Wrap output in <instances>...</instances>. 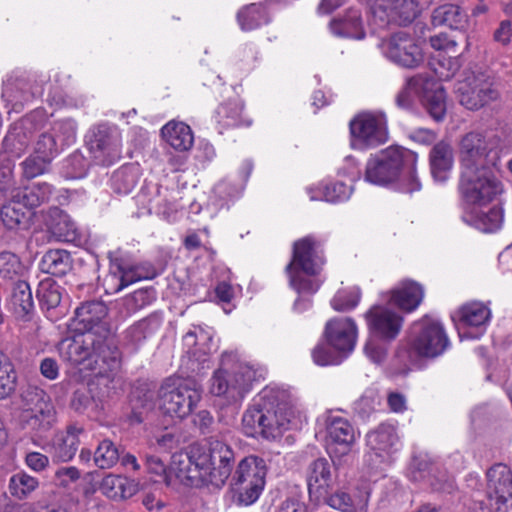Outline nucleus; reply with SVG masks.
<instances>
[{
	"label": "nucleus",
	"mask_w": 512,
	"mask_h": 512,
	"mask_svg": "<svg viewBox=\"0 0 512 512\" xmlns=\"http://www.w3.org/2000/svg\"><path fill=\"white\" fill-rule=\"evenodd\" d=\"M492 154V142L484 134L472 131L462 136L459 142V191L467 203L486 205L503 192V185L492 169Z\"/></svg>",
	"instance_id": "1"
},
{
	"label": "nucleus",
	"mask_w": 512,
	"mask_h": 512,
	"mask_svg": "<svg viewBox=\"0 0 512 512\" xmlns=\"http://www.w3.org/2000/svg\"><path fill=\"white\" fill-rule=\"evenodd\" d=\"M172 463L178 477L221 487L233 473L235 454L227 443L210 439L206 449L197 447L189 453L174 454Z\"/></svg>",
	"instance_id": "2"
},
{
	"label": "nucleus",
	"mask_w": 512,
	"mask_h": 512,
	"mask_svg": "<svg viewBox=\"0 0 512 512\" xmlns=\"http://www.w3.org/2000/svg\"><path fill=\"white\" fill-rule=\"evenodd\" d=\"M57 350L63 361L97 373L117 372L121 353L113 338H103L91 331H79L62 339Z\"/></svg>",
	"instance_id": "3"
},
{
	"label": "nucleus",
	"mask_w": 512,
	"mask_h": 512,
	"mask_svg": "<svg viewBox=\"0 0 512 512\" xmlns=\"http://www.w3.org/2000/svg\"><path fill=\"white\" fill-rule=\"evenodd\" d=\"M291 408L290 396L286 391L264 389L258 401L243 414V432L249 437L274 439L289 422Z\"/></svg>",
	"instance_id": "4"
},
{
	"label": "nucleus",
	"mask_w": 512,
	"mask_h": 512,
	"mask_svg": "<svg viewBox=\"0 0 512 512\" xmlns=\"http://www.w3.org/2000/svg\"><path fill=\"white\" fill-rule=\"evenodd\" d=\"M417 154L401 146H390L371 157L366 164L365 179L377 185H388L396 181L404 172L408 180L404 190L418 191L421 184L415 175Z\"/></svg>",
	"instance_id": "5"
},
{
	"label": "nucleus",
	"mask_w": 512,
	"mask_h": 512,
	"mask_svg": "<svg viewBox=\"0 0 512 512\" xmlns=\"http://www.w3.org/2000/svg\"><path fill=\"white\" fill-rule=\"evenodd\" d=\"M325 264L323 244L313 235L305 236L293 243L292 259L286 266L290 285L300 293L313 294L319 284L311 279L318 275Z\"/></svg>",
	"instance_id": "6"
},
{
	"label": "nucleus",
	"mask_w": 512,
	"mask_h": 512,
	"mask_svg": "<svg viewBox=\"0 0 512 512\" xmlns=\"http://www.w3.org/2000/svg\"><path fill=\"white\" fill-rule=\"evenodd\" d=\"M450 346V340L438 320L424 316L415 321L410 328V339L408 349L397 350L396 357L405 362L406 358L411 361L417 358L435 359L441 356ZM404 373L409 368L404 363Z\"/></svg>",
	"instance_id": "7"
},
{
	"label": "nucleus",
	"mask_w": 512,
	"mask_h": 512,
	"mask_svg": "<svg viewBox=\"0 0 512 512\" xmlns=\"http://www.w3.org/2000/svg\"><path fill=\"white\" fill-rule=\"evenodd\" d=\"M267 472L268 467L262 457H243L229 477L234 500L245 506L256 502L264 489Z\"/></svg>",
	"instance_id": "8"
},
{
	"label": "nucleus",
	"mask_w": 512,
	"mask_h": 512,
	"mask_svg": "<svg viewBox=\"0 0 512 512\" xmlns=\"http://www.w3.org/2000/svg\"><path fill=\"white\" fill-rule=\"evenodd\" d=\"M159 398L160 409L165 415L182 420L195 409L201 399V390L192 380L165 383L159 390Z\"/></svg>",
	"instance_id": "9"
},
{
	"label": "nucleus",
	"mask_w": 512,
	"mask_h": 512,
	"mask_svg": "<svg viewBox=\"0 0 512 512\" xmlns=\"http://www.w3.org/2000/svg\"><path fill=\"white\" fill-rule=\"evenodd\" d=\"M351 145L355 149L374 148L388 140L386 115L382 111L357 114L349 123Z\"/></svg>",
	"instance_id": "10"
},
{
	"label": "nucleus",
	"mask_w": 512,
	"mask_h": 512,
	"mask_svg": "<svg viewBox=\"0 0 512 512\" xmlns=\"http://www.w3.org/2000/svg\"><path fill=\"white\" fill-rule=\"evenodd\" d=\"M457 91L460 104L472 111L488 106L501 97L500 83L489 72H479L467 78Z\"/></svg>",
	"instance_id": "11"
},
{
	"label": "nucleus",
	"mask_w": 512,
	"mask_h": 512,
	"mask_svg": "<svg viewBox=\"0 0 512 512\" xmlns=\"http://www.w3.org/2000/svg\"><path fill=\"white\" fill-rule=\"evenodd\" d=\"M24 410L21 421L26 428L38 433L51 429L56 420V411L49 395L36 386H29L22 394Z\"/></svg>",
	"instance_id": "12"
},
{
	"label": "nucleus",
	"mask_w": 512,
	"mask_h": 512,
	"mask_svg": "<svg viewBox=\"0 0 512 512\" xmlns=\"http://www.w3.org/2000/svg\"><path fill=\"white\" fill-rule=\"evenodd\" d=\"M86 145L96 165L110 166L121 157L120 133L106 123L95 125L89 130Z\"/></svg>",
	"instance_id": "13"
},
{
	"label": "nucleus",
	"mask_w": 512,
	"mask_h": 512,
	"mask_svg": "<svg viewBox=\"0 0 512 512\" xmlns=\"http://www.w3.org/2000/svg\"><path fill=\"white\" fill-rule=\"evenodd\" d=\"M253 378L254 371L243 364H236L231 371L220 368L210 380V391L215 396H226L230 401H238L249 391Z\"/></svg>",
	"instance_id": "14"
},
{
	"label": "nucleus",
	"mask_w": 512,
	"mask_h": 512,
	"mask_svg": "<svg viewBox=\"0 0 512 512\" xmlns=\"http://www.w3.org/2000/svg\"><path fill=\"white\" fill-rule=\"evenodd\" d=\"M490 512H512V471L502 463L490 467L486 473Z\"/></svg>",
	"instance_id": "15"
},
{
	"label": "nucleus",
	"mask_w": 512,
	"mask_h": 512,
	"mask_svg": "<svg viewBox=\"0 0 512 512\" xmlns=\"http://www.w3.org/2000/svg\"><path fill=\"white\" fill-rule=\"evenodd\" d=\"M379 47L387 58L405 68H415L423 61L422 48L412 34H391Z\"/></svg>",
	"instance_id": "16"
},
{
	"label": "nucleus",
	"mask_w": 512,
	"mask_h": 512,
	"mask_svg": "<svg viewBox=\"0 0 512 512\" xmlns=\"http://www.w3.org/2000/svg\"><path fill=\"white\" fill-rule=\"evenodd\" d=\"M42 121L36 114H29L12 124L3 139L2 149L9 158L21 157L29 147L35 133L41 129Z\"/></svg>",
	"instance_id": "17"
},
{
	"label": "nucleus",
	"mask_w": 512,
	"mask_h": 512,
	"mask_svg": "<svg viewBox=\"0 0 512 512\" xmlns=\"http://www.w3.org/2000/svg\"><path fill=\"white\" fill-rule=\"evenodd\" d=\"M385 7L379 6L373 11V23L379 29L389 28L394 24L406 27L418 16V0H386Z\"/></svg>",
	"instance_id": "18"
},
{
	"label": "nucleus",
	"mask_w": 512,
	"mask_h": 512,
	"mask_svg": "<svg viewBox=\"0 0 512 512\" xmlns=\"http://www.w3.org/2000/svg\"><path fill=\"white\" fill-rule=\"evenodd\" d=\"M409 85L421 89L420 99L430 117L436 122L443 121L446 116L444 87L433 78L422 74L409 78Z\"/></svg>",
	"instance_id": "19"
},
{
	"label": "nucleus",
	"mask_w": 512,
	"mask_h": 512,
	"mask_svg": "<svg viewBox=\"0 0 512 512\" xmlns=\"http://www.w3.org/2000/svg\"><path fill=\"white\" fill-rule=\"evenodd\" d=\"M108 314L106 304L101 300H89L83 302L75 310V321L79 326L78 331H91L103 338H112L108 324L104 321Z\"/></svg>",
	"instance_id": "20"
},
{
	"label": "nucleus",
	"mask_w": 512,
	"mask_h": 512,
	"mask_svg": "<svg viewBox=\"0 0 512 512\" xmlns=\"http://www.w3.org/2000/svg\"><path fill=\"white\" fill-rule=\"evenodd\" d=\"M365 317L371 334L382 340H394L402 328L403 318L383 306L371 307Z\"/></svg>",
	"instance_id": "21"
},
{
	"label": "nucleus",
	"mask_w": 512,
	"mask_h": 512,
	"mask_svg": "<svg viewBox=\"0 0 512 512\" xmlns=\"http://www.w3.org/2000/svg\"><path fill=\"white\" fill-rule=\"evenodd\" d=\"M324 338L329 346L347 357L356 343L357 326L351 318H333L325 325Z\"/></svg>",
	"instance_id": "22"
},
{
	"label": "nucleus",
	"mask_w": 512,
	"mask_h": 512,
	"mask_svg": "<svg viewBox=\"0 0 512 512\" xmlns=\"http://www.w3.org/2000/svg\"><path fill=\"white\" fill-rule=\"evenodd\" d=\"M306 478L309 497L315 502H320L322 496L334 489L332 465L324 457L317 458L308 465Z\"/></svg>",
	"instance_id": "23"
},
{
	"label": "nucleus",
	"mask_w": 512,
	"mask_h": 512,
	"mask_svg": "<svg viewBox=\"0 0 512 512\" xmlns=\"http://www.w3.org/2000/svg\"><path fill=\"white\" fill-rule=\"evenodd\" d=\"M327 450L330 457L347 455L355 442V430L347 419L332 417L328 426Z\"/></svg>",
	"instance_id": "24"
},
{
	"label": "nucleus",
	"mask_w": 512,
	"mask_h": 512,
	"mask_svg": "<svg viewBox=\"0 0 512 512\" xmlns=\"http://www.w3.org/2000/svg\"><path fill=\"white\" fill-rule=\"evenodd\" d=\"M366 443L379 462H389L391 455L398 450L399 438L393 425L383 423L367 434Z\"/></svg>",
	"instance_id": "25"
},
{
	"label": "nucleus",
	"mask_w": 512,
	"mask_h": 512,
	"mask_svg": "<svg viewBox=\"0 0 512 512\" xmlns=\"http://www.w3.org/2000/svg\"><path fill=\"white\" fill-rule=\"evenodd\" d=\"M84 433L82 426L68 425L65 432L57 433L49 446L48 452L53 462H69L72 460L80 445L79 436Z\"/></svg>",
	"instance_id": "26"
},
{
	"label": "nucleus",
	"mask_w": 512,
	"mask_h": 512,
	"mask_svg": "<svg viewBox=\"0 0 512 512\" xmlns=\"http://www.w3.org/2000/svg\"><path fill=\"white\" fill-rule=\"evenodd\" d=\"M34 213L13 194L11 200L0 210L3 225L13 231L28 230L32 224Z\"/></svg>",
	"instance_id": "27"
},
{
	"label": "nucleus",
	"mask_w": 512,
	"mask_h": 512,
	"mask_svg": "<svg viewBox=\"0 0 512 512\" xmlns=\"http://www.w3.org/2000/svg\"><path fill=\"white\" fill-rule=\"evenodd\" d=\"M431 174L435 180L444 182L448 179L454 163L451 144L441 140L434 144L429 153Z\"/></svg>",
	"instance_id": "28"
},
{
	"label": "nucleus",
	"mask_w": 512,
	"mask_h": 512,
	"mask_svg": "<svg viewBox=\"0 0 512 512\" xmlns=\"http://www.w3.org/2000/svg\"><path fill=\"white\" fill-rule=\"evenodd\" d=\"M390 302L403 311L412 312L422 302L424 296L423 287L412 280L402 281L390 292Z\"/></svg>",
	"instance_id": "29"
},
{
	"label": "nucleus",
	"mask_w": 512,
	"mask_h": 512,
	"mask_svg": "<svg viewBox=\"0 0 512 512\" xmlns=\"http://www.w3.org/2000/svg\"><path fill=\"white\" fill-rule=\"evenodd\" d=\"M45 221L48 230L58 241L72 242L78 236L75 222L56 206L49 209Z\"/></svg>",
	"instance_id": "30"
},
{
	"label": "nucleus",
	"mask_w": 512,
	"mask_h": 512,
	"mask_svg": "<svg viewBox=\"0 0 512 512\" xmlns=\"http://www.w3.org/2000/svg\"><path fill=\"white\" fill-rule=\"evenodd\" d=\"M100 490L106 497L121 501L137 494L139 484L125 476L109 474L102 479Z\"/></svg>",
	"instance_id": "31"
},
{
	"label": "nucleus",
	"mask_w": 512,
	"mask_h": 512,
	"mask_svg": "<svg viewBox=\"0 0 512 512\" xmlns=\"http://www.w3.org/2000/svg\"><path fill=\"white\" fill-rule=\"evenodd\" d=\"M166 142L177 151H187L193 146L194 137L189 125L171 121L161 130Z\"/></svg>",
	"instance_id": "32"
},
{
	"label": "nucleus",
	"mask_w": 512,
	"mask_h": 512,
	"mask_svg": "<svg viewBox=\"0 0 512 512\" xmlns=\"http://www.w3.org/2000/svg\"><path fill=\"white\" fill-rule=\"evenodd\" d=\"M243 107L242 101L237 97L221 103L216 110L217 122L225 128L249 126L251 120L243 117Z\"/></svg>",
	"instance_id": "33"
},
{
	"label": "nucleus",
	"mask_w": 512,
	"mask_h": 512,
	"mask_svg": "<svg viewBox=\"0 0 512 512\" xmlns=\"http://www.w3.org/2000/svg\"><path fill=\"white\" fill-rule=\"evenodd\" d=\"M39 267L46 274L62 277L72 269V258L66 250L51 249L43 255Z\"/></svg>",
	"instance_id": "34"
},
{
	"label": "nucleus",
	"mask_w": 512,
	"mask_h": 512,
	"mask_svg": "<svg viewBox=\"0 0 512 512\" xmlns=\"http://www.w3.org/2000/svg\"><path fill=\"white\" fill-rule=\"evenodd\" d=\"M462 325L483 329L491 318V311L482 302L472 301L462 305L457 312Z\"/></svg>",
	"instance_id": "35"
},
{
	"label": "nucleus",
	"mask_w": 512,
	"mask_h": 512,
	"mask_svg": "<svg viewBox=\"0 0 512 512\" xmlns=\"http://www.w3.org/2000/svg\"><path fill=\"white\" fill-rule=\"evenodd\" d=\"M139 167L135 164H126L113 172L110 178L112 191L119 195L129 194L138 183Z\"/></svg>",
	"instance_id": "36"
},
{
	"label": "nucleus",
	"mask_w": 512,
	"mask_h": 512,
	"mask_svg": "<svg viewBox=\"0 0 512 512\" xmlns=\"http://www.w3.org/2000/svg\"><path fill=\"white\" fill-rule=\"evenodd\" d=\"M465 18V14L458 6L446 4L433 11L431 21L434 28L458 30L463 28Z\"/></svg>",
	"instance_id": "37"
},
{
	"label": "nucleus",
	"mask_w": 512,
	"mask_h": 512,
	"mask_svg": "<svg viewBox=\"0 0 512 512\" xmlns=\"http://www.w3.org/2000/svg\"><path fill=\"white\" fill-rule=\"evenodd\" d=\"M10 308L17 318L24 319L33 309V298L29 284L23 280L14 283Z\"/></svg>",
	"instance_id": "38"
},
{
	"label": "nucleus",
	"mask_w": 512,
	"mask_h": 512,
	"mask_svg": "<svg viewBox=\"0 0 512 512\" xmlns=\"http://www.w3.org/2000/svg\"><path fill=\"white\" fill-rule=\"evenodd\" d=\"M52 195V188L46 182L32 183L15 192L17 199L22 201L31 211L47 203Z\"/></svg>",
	"instance_id": "39"
},
{
	"label": "nucleus",
	"mask_w": 512,
	"mask_h": 512,
	"mask_svg": "<svg viewBox=\"0 0 512 512\" xmlns=\"http://www.w3.org/2000/svg\"><path fill=\"white\" fill-rule=\"evenodd\" d=\"M130 419L141 423L155 407V393L150 389L136 388L130 395Z\"/></svg>",
	"instance_id": "40"
},
{
	"label": "nucleus",
	"mask_w": 512,
	"mask_h": 512,
	"mask_svg": "<svg viewBox=\"0 0 512 512\" xmlns=\"http://www.w3.org/2000/svg\"><path fill=\"white\" fill-rule=\"evenodd\" d=\"M39 485L38 478L21 470L10 477L8 490L13 498L21 501L29 498L38 489Z\"/></svg>",
	"instance_id": "41"
},
{
	"label": "nucleus",
	"mask_w": 512,
	"mask_h": 512,
	"mask_svg": "<svg viewBox=\"0 0 512 512\" xmlns=\"http://www.w3.org/2000/svg\"><path fill=\"white\" fill-rule=\"evenodd\" d=\"M321 500L332 509L341 512H356L358 508L362 510L368 502L367 498L357 500L342 488L328 492L327 495L322 496Z\"/></svg>",
	"instance_id": "42"
},
{
	"label": "nucleus",
	"mask_w": 512,
	"mask_h": 512,
	"mask_svg": "<svg viewBox=\"0 0 512 512\" xmlns=\"http://www.w3.org/2000/svg\"><path fill=\"white\" fill-rule=\"evenodd\" d=\"M330 26L336 32H364V19L362 11L350 7L333 18Z\"/></svg>",
	"instance_id": "43"
},
{
	"label": "nucleus",
	"mask_w": 512,
	"mask_h": 512,
	"mask_svg": "<svg viewBox=\"0 0 512 512\" xmlns=\"http://www.w3.org/2000/svg\"><path fill=\"white\" fill-rule=\"evenodd\" d=\"M236 17L240 28L244 31L257 30L268 22L264 9L257 3L243 6Z\"/></svg>",
	"instance_id": "44"
},
{
	"label": "nucleus",
	"mask_w": 512,
	"mask_h": 512,
	"mask_svg": "<svg viewBox=\"0 0 512 512\" xmlns=\"http://www.w3.org/2000/svg\"><path fill=\"white\" fill-rule=\"evenodd\" d=\"M60 289V286L51 277L39 282L36 296L42 310L50 311L59 306L62 298Z\"/></svg>",
	"instance_id": "45"
},
{
	"label": "nucleus",
	"mask_w": 512,
	"mask_h": 512,
	"mask_svg": "<svg viewBox=\"0 0 512 512\" xmlns=\"http://www.w3.org/2000/svg\"><path fill=\"white\" fill-rule=\"evenodd\" d=\"M95 372V379L89 384L91 393L94 395L96 402L99 404L100 409L104 408V403L113 397L115 389L113 387V375L116 372L97 373Z\"/></svg>",
	"instance_id": "46"
},
{
	"label": "nucleus",
	"mask_w": 512,
	"mask_h": 512,
	"mask_svg": "<svg viewBox=\"0 0 512 512\" xmlns=\"http://www.w3.org/2000/svg\"><path fill=\"white\" fill-rule=\"evenodd\" d=\"M93 460L100 469L112 468L120 460L119 447L112 440L105 438L98 443Z\"/></svg>",
	"instance_id": "47"
},
{
	"label": "nucleus",
	"mask_w": 512,
	"mask_h": 512,
	"mask_svg": "<svg viewBox=\"0 0 512 512\" xmlns=\"http://www.w3.org/2000/svg\"><path fill=\"white\" fill-rule=\"evenodd\" d=\"M466 221L483 232H494L501 227L503 210L498 205H495L487 212L476 213L471 220Z\"/></svg>",
	"instance_id": "48"
},
{
	"label": "nucleus",
	"mask_w": 512,
	"mask_h": 512,
	"mask_svg": "<svg viewBox=\"0 0 512 512\" xmlns=\"http://www.w3.org/2000/svg\"><path fill=\"white\" fill-rule=\"evenodd\" d=\"M71 409L78 414H94L100 409L90 388L81 387L76 389L70 400Z\"/></svg>",
	"instance_id": "49"
},
{
	"label": "nucleus",
	"mask_w": 512,
	"mask_h": 512,
	"mask_svg": "<svg viewBox=\"0 0 512 512\" xmlns=\"http://www.w3.org/2000/svg\"><path fill=\"white\" fill-rule=\"evenodd\" d=\"M23 271V265L17 255L11 252L0 253V280L17 281Z\"/></svg>",
	"instance_id": "50"
},
{
	"label": "nucleus",
	"mask_w": 512,
	"mask_h": 512,
	"mask_svg": "<svg viewBox=\"0 0 512 512\" xmlns=\"http://www.w3.org/2000/svg\"><path fill=\"white\" fill-rule=\"evenodd\" d=\"M2 96L11 104L12 109L16 112H20L24 104L32 98V94L23 82L7 85L3 90Z\"/></svg>",
	"instance_id": "51"
},
{
	"label": "nucleus",
	"mask_w": 512,
	"mask_h": 512,
	"mask_svg": "<svg viewBox=\"0 0 512 512\" xmlns=\"http://www.w3.org/2000/svg\"><path fill=\"white\" fill-rule=\"evenodd\" d=\"M52 133L62 149L76 141L77 124L71 118L57 120L52 126Z\"/></svg>",
	"instance_id": "52"
},
{
	"label": "nucleus",
	"mask_w": 512,
	"mask_h": 512,
	"mask_svg": "<svg viewBox=\"0 0 512 512\" xmlns=\"http://www.w3.org/2000/svg\"><path fill=\"white\" fill-rule=\"evenodd\" d=\"M155 299L156 290L153 287H147L136 290L126 296L123 300V305L128 313H134L151 304Z\"/></svg>",
	"instance_id": "53"
},
{
	"label": "nucleus",
	"mask_w": 512,
	"mask_h": 512,
	"mask_svg": "<svg viewBox=\"0 0 512 512\" xmlns=\"http://www.w3.org/2000/svg\"><path fill=\"white\" fill-rule=\"evenodd\" d=\"M312 357L316 364L326 366L340 364L346 356L333 349L329 344H319L313 349Z\"/></svg>",
	"instance_id": "54"
},
{
	"label": "nucleus",
	"mask_w": 512,
	"mask_h": 512,
	"mask_svg": "<svg viewBox=\"0 0 512 512\" xmlns=\"http://www.w3.org/2000/svg\"><path fill=\"white\" fill-rule=\"evenodd\" d=\"M160 325V318L157 315H151L134 324L130 328L129 334L133 341L140 342L142 339H145L148 334L159 329Z\"/></svg>",
	"instance_id": "55"
},
{
	"label": "nucleus",
	"mask_w": 512,
	"mask_h": 512,
	"mask_svg": "<svg viewBox=\"0 0 512 512\" xmlns=\"http://www.w3.org/2000/svg\"><path fill=\"white\" fill-rule=\"evenodd\" d=\"M60 145L53 133H42L35 145V152L45 160L51 161L59 151Z\"/></svg>",
	"instance_id": "56"
},
{
	"label": "nucleus",
	"mask_w": 512,
	"mask_h": 512,
	"mask_svg": "<svg viewBox=\"0 0 512 512\" xmlns=\"http://www.w3.org/2000/svg\"><path fill=\"white\" fill-rule=\"evenodd\" d=\"M360 300L358 289L349 292H338L332 299L331 305L336 311H347L355 308Z\"/></svg>",
	"instance_id": "57"
},
{
	"label": "nucleus",
	"mask_w": 512,
	"mask_h": 512,
	"mask_svg": "<svg viewBox=\"0 0 512 512\" xmlns=\"http://www.w3.org/2000/svg\"><path fill=\"white\" fill-rule=\"evenodd\" d=\"M113 265L117 268V273L119 274V284L116 291H120L123 288L140 281L133 265H126L119 259H116Z\"/></svg>",
	"instance_id": "58"
},
{
	"label": "nucleus",
	"mask_w": 512,
	"mask_h": 512,
	"mask_svg": "<svg viewBox=\"0 0 512 512\" xmlns=\"http://www.w3.org/2000/svg\"><path fill=\"white\" fill-rule=\"evenodd\" d=\"M352 187L343 182H335L327 185L324 189V197L329 202H339L349 199Z\"/></svg>",
	"instance_id": "59"
},
{
	"label": "nucleus",
	"mask_w": 512,
	"mask_h": 512,
	"mask_svg": "<svg viewBox=\"0 0 512 512\" xmlns=\"http://www.w3.org/2000/svg\"><path fill=\"white\" fill-rule=\"evenodd\" d=\"M48 163H50V161L43 159L41 156L28 157L22 163L23 176L27 179H33L43 174Z\"/></svg>",
	"instance_id": "60"
},
{
	"label": "nucleus",
	"mask_w": 512,
	"mask_h": 512,
	"mask_svg": "<svg viewBox=\"0 0 512 512\" xmlns=\"http://www.w3.org/2000/svg\"><path fill=\"white\" fill-rule=\"evenodd\" d=\"M432 48L442 50L447 53H456L458 39L453 34H435L429 38Z\"/></svg>",
	"instance_id": "61"
},
{
	"label": "nucleus",
	"mask_w": 512,
	"mask_h": 512,
	"mask_svg": "<svg viewBox=\"0 0 512 512\" xmlns=\"http://www.w3.org/2000/svg\"><path fill=\"white\" fill-rule=\"evenodd\" d=\"M145 465L148 473L158 476L160 481L169 484L167 465L162 458L156 455H146Z\"/></svg>",
	"instance_id": "62"
},
{
	"label": "nucleus",
	"mask_w": 512,
	"mask_h": 512,
	"mask_svg": "<svg viewBox=\"0 0 512 512\" xmlns=\"http://www.w3.org/2000/svg\"><path fill=\"white\" fill-rule=\"evenodd\" d=\"M16 387V372L12 365V370L6 371L5 368L0 369V399L10 396Z\"/></svg>",
	"instance_id": "63"
},
{
	"label": "nucleus",
	"mask_w": 512,
	"mask_h": 512,
	"mask_svg": "<svg viewBox=\"0 0 512 512\" xmlns=\"http://www.w3.org/2000/svg\"><path fill=\"white\" fill-rule=\"evenodd\" d=\"M141 504L150 512H159L165 506L159 490L144 491L139 495Z\"/></svg>",
	"instance_id": "64"
}]
</instances>
